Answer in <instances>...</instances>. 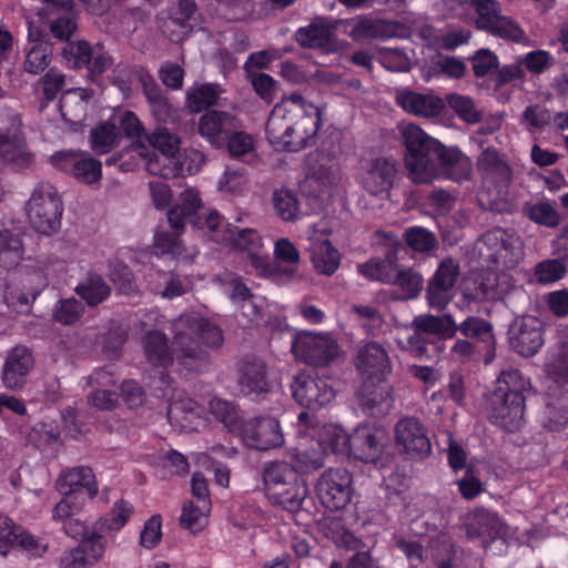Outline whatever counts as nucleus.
Wrapping results in <instances>:
<instances>
[{
  "label": "nucleus",
  "mask_w": 568,
  "mask_h": 568,
  "mask_svg": "<svg viewBox=\"0 0 568 568\" xmlns=\"http://www.w3.org/2000/svg\"><path fill=\"white\" fill-rule=\"evenodd\" d=\"M308 490L305 484L296 479L293 484L278 488L267 495L270 501L283 509L294 513L302 508Z\"/></svg>",
  "instance_id": "obj_36"
},
{
  "label": "nucleus",
  "mask_w": 568,
  "mask_h": 568,
  "mask_svg": "<svg viewBox=\"0 0 568 568\" xmlns=\"http://www.w3.org/2000/svg\"><path fill=\"white\" fill-rule=\"evenodd\" d=\"M320 126L318 106L302 94L293 93L272 109L265 134L276 151L298 152L315 142Z\"/></svg>",
  "instance_id": "obj_3"
},
{
  "label": "nucleus",
  "mask_w": 568,
  "mask_h": 568,
  "mask_svg": "<svg viewBox=\"0 0 568 568\" xmlns=\"http://www.w3.org/2000/svg\"><path fill=\"white\" fill-rule=\"evenodd\" d=\"M24 71L39 74L44 71L51 61L52 48L48 41L30 42L26 45Z\"/></svg>",
  "instance_id": "obj_42"
},
{
  "label": "nucleus",
  "mask_w": 568,
  "mask_h": 568,
  "mask_svg": "<svg viewBox=\"0 0 568 568\" xmlns=\"http://www.w3.org/2000/svg\"><path fill=\"white\" fill-rule=\"evenodd\" d=\"M355 365L363 381L386 382L392 373V362L387 351L376 342H369L357 349Z\"/></svg>",
  "instance_id": "obj_16"
},
{
  "label": "nucleus",
  "mask_w": 568,
  "mask_h": 568,
  "mask_svg": "<svg viewBox=\"0 0 568 568\" xmlns=\"http://www.w3.org/2000/svg\"><path fill=\"white\" fill-rule=\"evenodd\" d=\"M524 214L532 222L547 227H555L560 222L558 212L549 202L527 203L524 206Z\"/></svg>",
  "instance_id": "obj_50"
},
{
  "label": "nucleus",
  "mask_w": 568,
  "mask_h": 568,
  "mask_svg": "<svg viewBox=\"0 0 568 568\" xmlns=\"http://www.w3.org/2000/svg\"><path fill=\"white\" fill-rule=\"evenodd\" d=\"M173 349L166 335L149 331L142 338L143 354L149 364L166 368L176 359L189 371L199 369L209 362V351L219 349L224 342L222 329L196 314H183L172 324Z\"/></svg>",
  "instance_id": "obj_1"
},
{
  "label": "nucleus",
  "mask_w": 568,
  "mask_h": 568,
  "mask_svg": "<svg viewBox=\"0 0 568 568\" xmlns=\"http://www.w3.org/2000/svg\"><path fill=\"white\" fill-rule=\"evenodd\" d=\"M75 292L89 306H97L110 296L111 287L102 276L89 274L88 277L75 287Z\"/></svg>",
  "instance_id": "obj_41"
},
{
  "label": "nucleus",
  "mask_w": 568,
  "mask_h": 568,
  "mask_svg": "<svg viewBox=\"0 0 568 568\" xmlns=\"http://www.w3.org/2000/svg\"><path fill=\"white\" fill-rule=\"evenodd\" d=\"M294 399L310 410H318L329 404L335 397V392L328 379L300 373L292 384Z\"/></svg>",
  "instance_id": "obj_12"
},
{
  "label": "nucleus",
  "mask_w": 568,
  "mask_h": 568,
  "mask_svg": "<svg viewBox=\"0 0 568 568\" xmlns=\"http://www.w3.org/2000/svg\"><path fill=\"white\" fill-rule=\"evenodd\" d=\"M34 365L30 349L24 346L12 348L6 358L2 369V382L7 388L19 389L26 382L27 376Z\"/></svg>",
  "instance_id": "obj_27"
},
{
  "label": "nucleus",
  "mask_w": 568,
  "mask_h": 568,
  "mask_svg": "<svg viewBox=\"0 0 568 568\" xmlns=\"http://www.w3.org/2000/svg\"><path fill=\"white\" fill-rule=\"evenodd\" d=\"M499 276L496 272L487 270L477 275L474 281V290L467 296L474 301L497 300L505 292Z\"/></svg>",
  "instance_id": "obj_37"
},
{
  "label": "nucleus",
  "mask_w": 568,
  "mask_h": 568,
  "mask_svg": "<svg viewBox=\"0 0 568 568\" xmlns=\"http://www.w3.org/2000/svg\"><path fill=\"white\" fill-rule=\"evenodd\" d=\"M273 206L276 215L284 221H294L298 216L300 205L296 194L287 189H281L273 194Z\"/></svg>",
  "instance_id": "obj_52"
},
{
  "label": "nucleus",
  "mask_w": 568,
  "mask_h": 568,
  "mask_svg": "<svg viewBox=\"0 0 568 568\" xmlns=\"http://www.w3.org/2000/svg\"><path fill=\"white\" fill-rule=\"evenodd\" d=\"M92 49L85 41L68 42L62 49V55L72 68H87Z\"/></svg>",
  "instance_id": "obj_61"
},
{
  "label": "nucleus",
  "mask_w": 568,
  "mask_h": 568,
  "mask_svg": "<svg viewBox=\"0 0 568 568\" xmlns=\"http://www.w3.org/2000/svg\"><path fill=\"white\" fill-rule=\"evenodd\" d=\"M396 162L390 158H375L362 169L359 182L373 195L390 190L396 176Z\"/></svg>",
  "instance_id": "obj_24"
},
{
  "label": "nucleus",
  "mask_w": 568,
  "mask_h": 568,
  "mask_svg": "<svg viewBox=\"0 0 568 568\" xmlns=\"http://www.w3.org/2000/svg\"><path fill=\"white\" fill-rule=\"evenodd\" d=\"M395 100L406 112L424 118L436 116L444 108V102L440 98L410 90L398 91Z\"/></svg>",
  "instance_id": "obj_28"
},
{
  "label": "nucleus",
  "mask_w": 568,
  "mask_h": 568,
  "mask_svg": "<svg viewBox=\"0 0 568 568\" xmlns=\"http://www.w3.org/2000/svg\"><path fill=\"white\" fill-rule=\"evenodd\" d=\"M400 133L407 151L405 163L413 182L430 183L455 166L459 173L449 174L452 180L469 178L468 159L457 148H446L412 123L402 124Z\"/></svg>",
  "instance_id": "obj_2"
},
{
  "label": "nucleus",
  "mask_w": 568,
  "mask_h": 568,
  "mask_svg": "<svg viewBox=\"0 0 568 568\" xmlns=\"http://www.w3.org/2000/svg\"><path fill=\"white\" fill-rule=\"evenodd\" d=\"M386 434L383 429L369 425H361L351 434V453L355 458L376 462L384 449Z\"/></svg>",
  "instance_id": "obj_25"
},
{
  "label": "nucleus",
  "mask_w": 568,
  "mask_h": 568,
  "mask_svg": "<svg viewBox=\"0 0 568 568\" xmlns=\"http://www.w3.org/2000/svg\"><path fill=\"white\" fill-rule=\"evenodd\" d=\"M458 276L459 265L454 260H445L439 264L426 288V300L430 308L442 311L448 305Z\"/></svg>",
  "instance_id": "obj_17"
},
{
  "label": "nucleus",
  "mask_w": 568,
  "mask_h": 568,
  "mask_svg": "<svg viewBox=\"0 0 568 568\" xmlns=\"http://www.w3.org/2000/svg\"><path fill=\"white\" fill-rule=\"evenodd\" d=\"M132 514L133 506L125 500H119L101 520L100 528L104 531H119L125 526Z\"/></svg>",
  "instance_id": "obj_55"
},
{
  "label": "nucleus",
  "mask_w": 568,
  "mask_h": 568,
  "mask_svg": "<svg viewBox=\"0 0 568 568\" xmlns=\"http://www.w3.org/2000/svg\"><path fill=\"white\" fill-rule=\"evenodd\" d=\"M447 103L466 123L474 124L480 121V112L469 97L453 93L447 95Z\"/></svg>",
  "instance_id": "obj_57"
},
{
  "label": "nucleus",
  "mask_w": 568,
  "mask_h": 568,
  "mask_svg": "<svg viewBox=\"0 0 568 568\" xmlns=\"http://www.w3.org/2000/svg\"><path fill=\"white\" fill-rule=\"evenodd\" d=\"M145 140L151 146L161 153H178L181 140L166 126L158 125L151 133L145 134Z\"/></svg>",
  "instance_id": "obj_53"
},
{
  "label": "nucleus",
  "mask_w": 568,
  "mask_h": 568,
  "mask_svg": "<svg viewBox=\"0 0 568 568\" xmlns=\"http://www.w3.org/2000/svg\"><path fill=\"white\" fill-rule=\"evenodd\" d=\"M223 93V89L215 83H204L187 93V104L194 112H201L204 109L215 104Z\"/></svg>",
  "instance_id": "obj_46"
},
{
  "label": "nucleus",
  "mask_w": 568,
  "mask_h": 568,
  "mask_svg": "<svg viewBox=\"0 0 568 568\" xmlns=\"http://www.w3.org/2000/svg\"><path fill=\"white\" fill-rule=\"evenodd\" d=\"M239 385L245 395L262 394L268 390L266 367L263 361L245 357L239 365Z\"/></svg>",
  "instance_id": "obj_29"
},
{
  "label": "nucleus",
  "mask_w": 568,
  "mask_h": 568,
  "mask_svg": "<svg viewBox=\"0 0 568 568\" xmlns=\"http://www.w3.org/2000/svg\"><path fill=\"white\" fill-rule=\"evenodd\" d=\"M224 143L230 156L233 159L250 162L255 158L254 138L250 133L243 131L242 128H236V130L230 132L224 140Z\"/></svg>",
  "instance_id": "obj_40"
},
{
  "label": "nucleus",
  "mask_w": 568,
  "mask_h": 568,
  "mask_svg": "<svg viewBox=\"0 0 568 568\" xmlns=\"http://www.w3.org/2000/svg\"><path fill=\"white\" fill-rule=\"evenodd\" d=\"M540 423L551 432H559L568 425V393L546 404Z\"/></svg>",
  "instance_id": "obj_39"
},
{
  "label": "nucleus",
  "mask_w": 568,
  "mask_h": 568,
  "mask_svg": "<svg viewBox=\"0 0 568 568\" xmlns=\"http://www.w3.org/2000/svg\"><path fill=\"white\" fill-rule=\"evenodd\" d=\"M315 490L326 509H343L353 496V477L345 468H329L318 477Z\"/></svg>",
  "instance_id": "obj_9"
},
{
  "label": "nucleus",
  "mask_w": 568,
  "mask_h": 568,
  "mask_svg": "<svg viewBox=\"0 0 568 568\" xmlns=\"http://www.w3.org/2000/svg\"><path fill=\"white\" fill-rule=\"evenodd\" d=\"M395 439L410 458L423 459L432 452L427 429L417 417L407 416L399 419L395 426Z\"/></svg>",
  "instance_id": "obj_15"
},
{
  "label": "nucleus",
  "mask_w": 568,
  "mask_h": 568,
  "mask_svg": "<svg viewBox=\"0 0 568 568\" xmlns=\"http://www.w3.org/2000/svg\"><path fill=\"white\" fill-rule=\"evenodd\" d=\"M509 345L513 351L525 357H531L542 347L544 324L535 316L516 318L508 331Z\"/></svg>",
  "instance_id": "obj_14"
},
{
  "label": "nucleus",
  "mask_w": 568,
  "mask_h": 568,
  "mask_svg": "<svg viewBox=\"0 0 568 568\" xmlns=\"http://www.w3.org/2000/svg\"><path fill=\"white\" fill-rule=\"evenodd\" d=\"M9 125L0 126V156L3 161L24 168L31 161V154L27 151L24 138L20 132V119L10 111L7 115Z\"/></svg>",
  "instance_id": "obj_19"
},
{
  "label": "nucleus",
  "mask_w": 568,
  "mask_h": 568,
  "mask_svg": "<svg viewBox=\"0 0 568 568\" xmlns=\"http://www.w3.org/2000/svg\"><path fill=\"white\" fill-rule=\"evenodd\" d=\"M210 507L204 505H193V503L185 504L180 517L181 526L194 532L201 530L206 524V514Z\"/></svg>",
  "instance_id": "obj_63"
},
{
  "label": "nucleus",
  "mask_w": 568,
  "mask_h": 568,
  "mask_svg": "<svg viewBox=\"0 0 568 568\" xmlns=\"http://www.w3.org/2000/svg\"><path fill=\"white\" fill-rule=\"evenodd\" d=\"M242 126L241 120L232 112L210 110L201 115L197 130L212 145L221 146L230 132Z\"/></svg>",
  "instance_id": "obj_23"
},
{
  "label": "nucleus",
  "mask_w": 568,
  "mask_h": 568,
  "mask_svg": "<svg viewBox=\"0 0 568 568\" xmlns=\"http://www.w3.org/2000/svg\"><path fill=\"white\" fill-rule=\"evenodd\" d=\"M210 413L230 432L240 429V416L236 407L227 400L213 398L210 400Z\"/></svg>",
  "instance_id": "obj_51"
},
{
  "label": "nucleus",
  "mask_w": 568,
  "mask_h": 568,
  "mask_svg": "<svg viewBox=\"0 0 568 568\" xmlns=\"http://www.w3.org/2000/svg\"><path fill=\"white\" fill-rule=\"evenodd\" d=\"M531 389L518 369L503 371L489 399V419L509 433L519 430L525 424L526 397Z\"/></svg>",
  "instance_id": "obj_4"
},
{
  "label": "nucleus",
  "mask_w": 568,
  "mask_h": 568,
  "mask_svg": "<svg viewBox=\"0 0 568 568\" xmlns=\"http://www.w3.org/2000/svg\"><path fill=\"white\" fill-rule=\"evenodd\" d=\"M23 245L19 235L11 231H0V267L12 268L22 260Z\"/></svg>",
  "instance_id": "obj_43"
},
{
  "label": "nucleus",
  "mask_w": 568,
  "mask_h": 568,
  "mask_svg": "<svg viewBox=\"0 0 568 568\" xmlns=\"http://www.w3.org/2000/svg\"><path fill=\"white\" fill-rule=\"evenodd\" d=\"M196 408V403L192 399L173 402L168 408L166 416L171 425L187 428L197 415Z\"/></svg>",
  "instance_id": "obj_54"
},
{
  "label": "nucleus",
  "mask_w": 568,
  "mask_h": 568,
  "mask_svg": "<svg viewBox=\"0 0 568 568\" xmlns=\"http://www.w3.org/2000/svg\"><path fill=\"white\" fill-rule=\"evenodd\" d=\"M357 397L363 412L371 416L386 415L394 405L392 387L385 382L368 383V381H363Z\"/></svg>",
  "instance_id": "obj_26"
},
{
  "label": "nucleus",
  "mask_w": 568,
  "mask_h": 568,
  "mask_svg": "<svg viewBox=\"0 0 568 568\" xmlns=\"http://www.w3.org/2000/svg\"><path fill=\"white\" fill-rule=\"evenodd\" d=\"M412 327L425 335L436 336L438 339H448L455 336L456 321L452 314L433 315L420 314L414 317Z\"/></svg>",
  "instance_id": "obj_32"
},
{
  "label": "nucleus",
  "mask_w": 568,
  "mask_h": 568,
  "mask_svg": "<svg viewBox=\"0 0 568 568\" xmlns=\"http://www.w3.org/2000/svg\"><path fill=\"white\" fill-rule=\"evenodd\" d=\"M47 285V278L40 272H33L22 286L3 283L0 292L7 306L18 313H28L31 303Z\"/></svg>",
  "instance_id": "obj_20"
},
{
  "label": "nucleus",
  "mask_w": 568,
  "mask_h": 568,
  "mask_svg": "<svg viewBox=\"0 0 568 568\" xmlns=\"http://www.w3.org/2000/svg\"><path fill=\"white\" fill-rule=\"evenodd\" d=\"M333 30L321 21L301 27L295 32V41L307 49H329L333 43Z\"/></svg>",
  "instance_id": "obj_34"
},
{
  "label": "nucleus",
  "mask_w": 568,
  "mask_h": 568,
  "mask_svg": "<svg viewBox=\"0 0 568 568\" xmlns=\"http://www.w3.org/2000/svg\"><path fill=\"white\" fill-rule=\"evenodd\" d=\"M226 236L225 240L230 245L239 251L250 254L251 251L262 248V239L258 233L253 229H239L231 224H225Z\"/></svg>",
  "instance_id": "obj_45"
},
{
  "label": "nucleus",
  "mask_w": 568,
  "mask_h": 568,
  "mask_svg": "<svg viewBox=\"0 0 568 568\" xmlns=\"http://www.w3.org/2000/svg\"><path fill=\"white\" fill-rule=\"evenodd\" d=\"M457 332L481 347L485 365H489L495 359L496 337L494 325L489 321L480 316H467L462 323H456L455 334Z\"/></svg>",
  "instance_id": "obj_21"
},
{
  "label": "nucleus",
  "mask_w": 568,
  "mask_h": 568,
  "mask_svg": "<svg viewBox=\"0 0 568 568\" xmlns=\"http://www.w3.org/2000/svg\"><path fill=\"white\" fill-rule=\"evenodd\" d=\"M50 163L85 184L99 182L102 176L101 162L81 151L55 152L50 156Z\"/></svg>",
  "instance_id": "obj_13"
},
{
  "label": "nucleus",
  "mask_w": 568,
  "mask_h": 568,
  "mask_svg": "<svg viewBox=\"0 0 568 568\" xmlns=\"http://www.w3.org/2000/svg\"><path fill=\"white\" fill-rule=\"evenodd\" d=\"M477 13L476 26L494 37L520 42L525 33L510 18L500 14V7L494 0H465Z\"/></svg>",
  "instance_id": "obj_8"
},
{
  "label": "nucleus",
  "mask_w": 568,
  "mask_h": 568,
  "mask_svg": "<svg viewBox=\"0 0 568 568\" xmlns=\"http://www.w3.org/2000/svg\"><path fill=\"white\" fill-rule=\"evenodd\" d=\"M404 239L406 244L414 251L426 253L436 245V237L433 232L422 226H412L405 230Z\"/></svg>",
  "instance_id": "obj_56"
},
{
  "label": "nucleus",
  "mask_w": 568,
  "mask_h": 568,
  "mask_svg": "<svg viewBox=\"0 0 568 568\" xmlns=\"http://www.w3.org/2000/svg\"><path fill=\"white\" fill-rule=\"evenodd\" d=\"M475 250L483 263L511 268L523 257V242L513 231L495 227L485 232L476 242Z\"/></svg>",
  "instance_id": "obj_5"
},
{
  "label": "nucleus",
  "mask_w": 568,
  "mask_h": 568,
  "mask_svg": "<svg viewBox=\"0 0 568 568\" xmlns=\"http://www.w3.org/2000/svg\"><path fill=\"white\" fill-rule=\"evenodd\" d=\"M395 277L396 278L390 285L400 290L402 300H413L419 295L423 288L424 278L416 270L399 265Z\"/></svg>",
  "instance_id": "obj_44"
},
{
  "label": "nucleus",
  "mask_w": 568,
  "mask_h": 568,
  "mask_svg": "<svg viewBox=\"0 0 568 568\" xmlns=\"http://www.w3.org/2000/svg\"><path fill=\"white\" fill-rule=\"evenodd\" d=\"M390 250L383 258H371L369 261L357 265L359 274L371 281H377L390 285L394 282L395 274L399 267L397 254L404 250L403 243L393 234L386 236Z\"/></svg>",
  "instance_id": "obj_22"
},
{
  "label": "nucleus",
  "mask_w": 568,
  "mask_h": 568,
  "mask_svg": "<svg viewBox=\"0 0 568 568\" xmlns=\"http://www.w3.org/2000/svg\"><path fill=\"white\" fill-rule=\"evenodd\" d=\"M62 212V201L55 187L50 183H39L27 205V215L32 227L45 235L55 232L60 227Z\"/></svg>",
  "instance_id": "obj_7"
},
{
  "label": "nucleus",
  "mask_w": 568,
  "mask_h": 568,
  "mask_svg": "<svg viewBox=\"0 0 568 568\" xmlns=\"http://www.w3.org/2000/svg\"><path fill=\"white\" fill-rule=\"evenodd\" d=\"M201 209V199L197 191L193 189L184 190L179 199V203L173 205L168 212L170 226L176 232H158L154 236V253L156 255H180L182 252L179 232L183 231L187 222H193V217Z\"/></svg>",
  "instance_id": "obj_6"
},
{
  "label": "nucleus",
  "mask_w": 568,
  "mask_h": 568,
  "mask_svg": "<svg viewBox=\"0 0 568 568\" xmlns=\"http://www.w3.org/2000/svg\"><path fill=\"white\" fill-rule=\"evenodd\" d=\"M119 139L118 128L111 123L99 125L91 134L92 149L97 153H106Z\"/></svg>",
  "instance_id": "obj_60"
},
{
  "label": "nucleus",
  "mask_w": 568,
  "mask_h": 568,
  "mask_svg": "<svg viewBox=\"0 0 568 568\" xmlns=\"http://www.w3.org/2000/svg\"><path fill=\"white\" fill-rule=\"evenodd\" d=\"M82 303L73 297L59 301L53 311V317L63 325L74 324L82 315Z\"/></svg>",
  "instance_id": "obj_62"
},
{
  "label": "nucleus",
  "mask_w": 568,
  "mask_h": 568,
  "mask_svg": "<svg viewBox=\"0 0 568 568\" xmlns=\"http://www.w3.org/2000/svg\"><path fill=\"white\" fill-rule=\"evenodd\" d=\"M465 529L468 539H479L484 548L506 535V526L497 513L486 508H476L465 518Z\"/></svg>",
  "instance_id": "obj_18"
},
{
  "label": "nucleus",
  "mask_w": 568,
  "mask_h": 568,
  "mask_svg": "<svg viewBox=\"0 0 568 568\" xmlns=\"http://www.w3.org/2000/svg\"><path fill=\"white\" fill-rule=\"evenodd\" d=\"M217 280L224 286L229 297L235 302H245L252 297L251 290L243 282L242 277L230 272H225L217 276Z\"/></svg>",
  "instance_id": "obj_59"
},
{
  "label": "nucleus",
  "mask_w": 568,
  "mask_h": 568,
  "mask_svg": "<svg viewBox=\"0 0 568 568\" xmlns=\"http://www.w3.org/2000/svg\"><path fill=\"white\" fill-rule=\"evenodd\" d=\"M292 351L297 358L310 365L324 366L338 356L339 347L327 333L301 332L292 342Z\"/></svg>",
  "instance_id": "obj_11"
},
{
  "label": "nucleus",
  "mask_w": 568,
  "mask_h": 568,
  "mask_svg": "<svg viewBox=\"0 0 568 568\" xmlns=\"http://www.w3.org/2000/svg\"><path fill=\"white\" fill-rule=\"evenodd\" d=\"M321 530L325 537L331 539L338 547L354 549L359 546V539L345 529L341 520L327 518L321 524Z\"/></svg>",
  "instance_id": "obj_47"
},
{
  "label": "nucleus",
  "mask_w": 568,
  "mask_h": 568,
  "mask_svg": "<svg viewBox=\"0 0 568 568\" xmlns=\"http://www.w3.org/2000/svg\"><path fill=\"white\" fill-rule=\"evenodd\" d=\"M394 546L403 552L408 561V568H422V564L426 559L424 546L417 539L395 534L393 536Z\"/></svg>",
  "instance_id": "obj_49"
},
{
  "label": "nucleus",
  "mask_w": 568,
  "mask_h": 568,
  "mask_svg": "<svg viewBox=\"0 0 568 568\" xmlns=\"http://www.w3.org/2000/svg\"><path fill=\"white\" fill-rule=\"evenodd\" d=\"M478 171L483 179L496 185L505 186L510 182L511 169L499 154L490 149L480 153L477 159Z\"/></svg>",
  "instance_id": "obj_31"
},
{
  "label": "nucleus",
  "mask_w": 568,
  "mask_h": 568,
  "mask_svg": "<svg viewBox=\"0 0 568 568\" xmlns=\"http://www.w3.org/2000/svg\"><path fill=\"white\" fill-rule=\"evenodd\" d=\"M296 479H298L296 468L285 460L268 462L262 469V481L267 495L293 484Z\"/></svg>",
  "instance_id": "obj_33"
},
{
  "label": "nucleus",
  "mask_w": 568,
  "mask_h": 568,
  "mask_svg": "<svg viewBox=\"0 0 568 568\" xmlns=\"http://www.w3.org/2000/svg\"><path fill=\"white\" fill-rule=\"evenodd\" d=\"M57 485L62 495H74L81 488L87 490L91 499L98 495L95 476L92 469L87 466H78L63 471Z\"/></svg>",
  "instance_id": "obj_30"
},
{
  "label": "nucleus",
  "mask_w": 568,
  "mask_h": 568,
  "mask_svg": "<svg viewBox=\"0 0 568 568\" xmlns=\"http://www.w3.org/2000/svg\"><path fill=\"white\" fill-rule=\"evenodd\" d=\"M547 366L562 377L568 376V341L562 335L560 341L550 348Z\"/></svg>",
  "instance_id": "obj_64"
},
{
  "label": "nucleus",
  "mask_w": 568,
  "mask_h": 568,
  "mask_svg": "<svg viewBox=\"0 0 568 568\" xmlns=\"http://www.w3.org/2000/svg\"><path fill=\"white\" fill-rule=\"evenodd\" d=\"M239 435L245 447L260 452L278 448L284 444L280 422L270 416L242 422Z\"/></svg>",
  "instance_id": "obj_10"
},
{
  "label": "nucleus",
  "mask_w": 568,
  "mask_h": 568,
  "mask_svg": "<svg viewBox=\"0 0 568 568\" xmlns=\"http://www.w3.org/2000/svg\"><path fill=\"white\" fill-rule=\"evenodd\" d=\"M311 260L314 268L326 276L333 275L341 264V255L328 240L312 243Z\"/></svg>",
  "instance_id": "obj_35"
},
{
  "label": "nucleus",
  "mask_w": 568,
  "mask_h": 568,
  "mask_svg": "<svg viewBox=\"0 0 568 568\" xmlns=\"http://www.w3.org/2000/svg\"><path fill=\"white\" fill-rule=\"evenodd\" d=\"M43 98L50 102L57 99L67 85L65 75L57 68L49 69L39 81Z\"/></svg>",
  "instance_id": "obj_58"
},
{
  "label": "nucleus",
  "mask_w": 568,
  "mask_h": 568,
  "mask_svg": "<svg viewBox=\"0 0 568 568\" xmlns=\"http://www.w3.org/2000/svg\"><path fill=\"white\" fill-rule=\"evenodd\" d=\"M172 12L166 17H161L160 29L172 42H181L190 36L193 30V22L189 19Z\"/></svg>",
  "instance_id": "obj_48"
},
{
  "label": "nucleus",
  "mask_w": 568,
  "mask_h": 568,
  "mask_svg": "<svg viewBox=\"0 0 568 568\" xmlns=\"http://www.w3.org/2000/svg\"><path fill=\"white\" fill-rule=\"evenodd\" d=\"M145 169L152 175L164 179L183 176L178 153L145 154Z\"/></svg>",
  "instance_id": "obj_38"
}]
</instances>
